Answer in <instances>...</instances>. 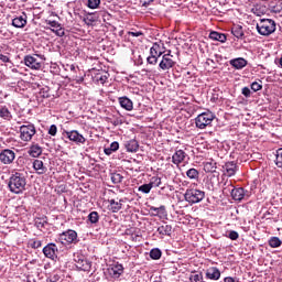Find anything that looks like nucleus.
Here are the masks:
<instances>
[{
    "label": "nucleus",
    "instance_id": "nucleus-1",
    "mask_svg": "<svg viewBox=\"0 0 282 282\" xmlns=\"http://www.w3.org/2000/svg\"><path fill=\"white\" fill-rule=\"evenodd\" d=\"M28 185V180L25 178V175L20 172H15L12 174L9 178L8 187L11 193H14L15 195H21L23 191H25V186Z\"/></svg>",
    "mask_w": 282,
    "mask_h": 282
},
{
    "label": "nucleus",
    "instance_id": "nucleus-2",
    "mask_svg": "<svg viewBox=\"0 0 282 282\" xmlns=\"http://www.w3.org/2000/svg\"><path fill=\"white\" fill-rule=\"evenodd\" d=\"M223 193L225 195H231L235 202H241L243 197H250L248 191L243 189V187L236 188L232 183H225V187L223 188Z\"/></svg>",
    "mask_w": 282,
    "mask_h": 282
},
{
    "label": "nucleus",
    "instance_id": "nucleus-3",
    "mask_svg": "<svg viewBox=\"0 0 282 282\" xmlns=\"http://www.w3.org/2000/svg\"><path fill=\"white\" fill-rule=\"evenodd\" d=\"M256 28L261 36H270V34L276 32V22L272 19H260Z\"/></svg>",
    "mask_w": 282,
    "mask_h": 282
},
{
    "label": "nucleus",
    "instance_id": "nucleus-4",
    "mask_svg": "<svg viewBox=\"0 0 282 282\" xmlns=\"http://www.w3.org/2000/svg\"><path fill=\"white\" fill-rule=\"evenodd\" d=\"M184 197L185 202H188L191 205L199 204L206 197V192L197 188H187Z\"/></svg>",
    "mask_w": 282,
    "mask_h": 282
},
{
    "label": "nucleus",
    "instance_id": "nucleus-5",
    "mask_svg": "<svg viewBox=\"0 0 282 282\" xmlns=\"http://www.w3.org/2000/svg\"><path fill=\"white\" fill-rule=\"evenodd\" d=\"M215 120V113L212 111L202 112L195 119V124L197 129H206L208 126L213 124Z\"/></svg>",
    "mask_w": 282,
    "mask_h": 282
},
{
    "label": "nucleus",
    "instance_id": "nucleus-6",
    "mask_svg": "<svg viewBox=\"0 0 282 282\" xmlns=\"http://www.w3.org/2000/svg\"><path fill=\"white\" fill-rule=\"evenodd\" d=\"M43 55H25L23 58V63L30 69L39 70L43 67Z\"/></svg>",
    "mask_w": 282,
    "mask_h": 282
},
{
    "label": "nucleus",
    "instance_id": "nucleus-7",
    "mask_svg": "<svg viewBox=\"0 0 282 282\" xmlns=\"http://www.w3.org/2000/svg\"><path fill=\"white\" fill-rule=\"evenodd\" d=\"M34 135H36V128L34 124L29 123L20 127V139L23 142H30Z\"/></svg>",
    "mask_w": 282,
    "mask_h": 282
},
{
    "label": "nucleus",
    "instance_id": "nucleus-8",
    "mask_svg": "<svg viewBox=\"0 0 282 282\" xmlns=\"http://www.w3.org/2000/svg\"><path fill=\"white\" fill-rule=\"evenodd\" d=\"M78 239V234L72 229H68L58 235L57 241L63 246H67L69 243H74Z\"/></svg>",
    "mask_w": 282,
    "mask_h": 282
},
{
    "label": "nucleus",
    "instance_id": "nucleus-9",
    "mask_svg": "<svg viewBox=\"0 0 282 282\" xmlns=\"http://www.w3.org/2000/svg\"><path fill=\"white\" fill-rule=\"evenodd\" d=\"M63 135H66V138L70 142H75V144H85L87 142V139L78 130H64Z\"/></svg>",
    "mask_w": 282,
    "mask_h": 282
},
{
    "label": "nucleus",
    "instance_id": "nucleus-10",
    "mask_svg": "<svg viewBox=\"0 0 282 282\" xmlns=\"http://www.w3.org/2000/svg\"><path fill=\"white\" fill-rule=\"evenodd\" d=\"M17 160V153L13 150L4 149L0 152V162L4 165H10Z\"/></svg>",
    "mask_w": 282,
    "mask_h": 282
},
{
    "label": "nucleus",
    "instance_id": "nucleus-11",
    "mask_svg": "<svg viewBox=\"0 0 282 282\" xmlns=\"http://www.w3.org/2000/svg\"><path fill=\"white\" fill-rule=\"evenodd\" d=\"M159 67L163 69V72L175 67V61H173V55H171V51L162 56Z\"/></svg>",
    "mask_w": 282,
    "mask_h": 282
},
{
    "label": "nucleus",
    "instance_id": "nucleus-12",
    "mask_svg": "<svg viewBox=\"0 0 282 282\" xmlns=\"http://www.w3.org/2000/svg\"><path fill=\"white\" fill-rule=\"evenodd\" d=\"M11 25L17 29L25 28V25H28V14H25V12H22L21 14L15 15L12 19Z\"/></svg>",
    "mask_w": 282,
    "mask_h": 282
},
{
    "label": "nucleus",
    "instance_id": "nucleus-13",
    "mask_svg": "<svg viewBox=\"0 0 282 282\" xmlns=\"http://www.w3.org/2000/svg\"><path fill=\"white\" fill-rule=\"evenodd\" d=\"M56 252H58V247L54 243H48L43 248L44 257L52 259L53 261L56 259Z\"/></svg>",
    "mask_w": 282,
    "mask_h": 282
},
{
    "label": "nucleus",
    "instance_id": "nucleus-14",
    "mask_svg": "<svg viewBox=\"0 0 282 282\" xmlns=\"http://www.w3.org/2000/svg\"><path fill=\"white\" fill-rule=\"evenodd\" d=\"M46 25H50L52 29V32L56 34V36H65V29L61 26V23L54 21V20H46Z\"/></svg>",
    "mask_w": 282,
    "mask_h": 282
},
{
    "label": "nucleus",
    "instance_id": "nucleus-15",
    "mask_svg": "<svg viewBox=\"0 0 282 282\" xmlns=\"http://www.w3.org/2000/svg\"><path fill=\"white\" fill-rule=\"evenodd\" d=\"M224 169V174L227 176V177H232L237 174V163H235L234 161L231 162H227L225 163V165L223 166Z\"/></svg>",
    "mask_w": 282,
    "mask_h": 282
},
{
    "label": "nucleus",
    "instance_id": "nucleus-16",
    "mask_svg": "<svg viewBox=\"0 0 282 282\" xmlns=\"http://www.w3.org/2000/svg\"><path fill=\"white\" fill-rule=\"evenodd\" d=\"M205 276L210 281H219L221 279V271L216 267H210L206 270Z\"/></svg>",
    "mask_w": 282,
    "mask_h": 282
},
{
    "label": "nucleus",
    "instance_id": "nucleus-17",
    "mask_svg": "<svg viewBox=\"0 0 282 282\" xmlns=\"http://www.w3.org/2000/svg\"><path fill=\"white\" fill-rule=\"evenodd\" d=\"M186 158H188V154H186L184 150H176L175 153L172 155V162L176 166H180V164H182V162H184Z\"/></svg>",
    "mask_w": 282,
    "mask_h": 282
},
{
    "label": "nucleus",
    "instance_id": "nucleus-18",
    "mask_svg": "<svg viewBox=\"0 0 282 282\" xmlns=\"http://www.w3.org/2000/svg\"><path fill=\"white\" fill-rule=\"evenodd\" d=\"M122 272H124V267H122V264H115L108 268V274L112 279H120Z\"/></svg>",
    "mask_w": 282,
    "mask_h": 282
},
{
    "label": "nucleus",
    "instance_id": "nucleus-19",
    "mask_svg": "<svg viewBox=\"0 0 282 282\" xmlns=\"http://www.w3.org/2000/svg\"><path fill=\"white\" fill-rule=\"evenodd\" d=\"M76 261V268H78V270H82L83 272H89V270H91V263L84 259V258H78Z\"/></svg>",
    "mask_w": 282,
    "mask_h": 282
},
{
    "label": "nucleus",
    "instance_id": "nucleus-20",
    "mask_svg": "<svg viewBox=\"0 0 282 282\" xmlns=\"http://www.w3.org/2000/svg\"><path fill=\"white\" fill-rule=\"evenodd\" d=\"M33 169L37 173V175H45V173H47V166H45L43 161L39 159L33 161Z\"/></svg>",
    "mask_w": 282,
    "mask_h": 282
},
{
    "label": "nucleus",
    "instance_id": "nucleus-21",
    "mask_svg": "<svg viewBox=\"0 0 282 282\" xmlns=\"http://www.w3.org/2000/svg\"><path fill=\"white\" fill-rule=\"evenodd\" d=\"M231 67H235V69H243L246 65H248V61L243 57H237L229 61Z\"/></svg>",
    "mask_w": 282,
    "mask_h": 282
},
{
    "label": "nucleus",
    "instance_id": "nucleus-22",
    "mask_svg": "<svg viewBox=\"0 0 282 282\" xmlns=\"http://www.w3.org/2000/svg\"><path fill=\"white\" fill-rule=\"evenodd\" d=\"M119 105L126 111H133V101L128 97H119Z\"/></svg>",
    "mask_w": 282,
    "mask_h": 282
},
{
    "label": "nucleus",
    "instance_id": "nucleus-23",
    "mask_svg": "<svg viewBox=\"0 0 282 282\" xmlns=\"http://www.w3.org/2000/svg\"><path fill=\"white\" fill-rule=\"evenodd\" d=\"M163 54H164V51H162V45L155 42L150 48V55L156 56V58H160V56H162Z\"/></svg>",
    "mask_w": 282,
    "mask_h": 282
},
{
    "label": "nucleus",
    "instance_id": "nucleus-24",
    "mask_svg": "<svg viewBox=\"0 0 282 282\" xmlns=\"http://www.w3.org/2000/svg\"><path fill=\"white\" fill-rule=\"evenodd\" d=\"M209 39L212 41H219V43H226V41H227L226 34L219 33L217 31H212L209 33Z\"/></svg>",
    "mask_w": 282,
    "mask_h": 282
},
{
    "label": "nucleus",
    "instance_id": "nucleus-25",
    "mask_svg": "<svg viewBox=\"0 0 282 282\" xmlns=\"http://www.w3.org/2000/svg\"><path fill=\"white\" fill-rule=\"evenodd\" d=\"M159 235H163V237H171L173 232V226L171 225H162L158 228Z\"/></svg>",
    "mask_w": 282,
    "mask_h": 282
},
{
    "label": "nucleus",
    "instance_id": "nucleus-26",
    "mask_svg": "<svg viewBox=\"0 0 282 282\" xmlns=\"http://www.w3.org/2000/svg\"><path fill=\"white\" fill-rule=\"evenodd\" d=\"M126 149L129 153H135L140 149V144H138L137 140H130L126 142Z\"/></svg>",
    "mask_w": 282,
    "mask_h": 282
},
{
    "label": "nucleus",
    "instance_id": "nucleus-27",
    "mask_svg": "<svg viewBox=\"0 0 282 282\" xmlns=\"http://www.w3.org/2000/svg\"><path fill=\"white\" fill-rule=\"evenodd\" d=\"M41 153H43V149L41 148V145L39 144L31 145L29 150V155H31V158H39Z\"/></svg>",
    "mask_w": 282,
    "mask_h": 282
},
{
    "label": "nucleus",
    "instance_id": "nucleus-28",
    "mask_svg": "<svg viewBox=\"0 0 282 282\" xmlns=\"http://www.w3.org/2000/svg\"><path fill=\"white\" fill-rule=\"evenodd\" d=\"M122 209V200L116 202V199L109 200V210L112 213H118Z\"/></svg>",
    "mask_w": 282,
    "mask_h": 282
},
{
    "label": "nucleus",
    "instance_id": "nucleus-29",
    "mask_svg": "<svg viewBox=\"0 0 282 282\" xmlns=\"http://www.w3.org/2000/svg\"><path fill=\"white\" fill-rule=\"evenodd\" d=\"M0 118H2L3 120H12V112H10L8 107H0Z\"/></svg>",
    "mask_w": 282,
    "mask_h": 282
},
{
    "label": "nucleus",
    "instance_id": "nucleus-30",
    "mask_svg": "<svg viewBox=\"0 0 282 282\" xmlns=\"http://www.w3.org/2000/svg\"><path fill=\"white\" fill-rule=\"evenodd\" d=\"M231 34H234L236 39H243V28L241 25L234 26L231 29Z\"/></svg>",
    "mask_w": 282,
    "mask_h": 282
},
{
    "label": "nucleus",
    "instance_id": "nucleus-31",
    "mask_svg": "<svg viewBox=\"0 0 282 282\" xmlns=\"http://www.w3.org/2000/svg\"><path fill=\"white\" fill-rule=\"evenodd\" d=\"M186 176L188 180H199V171H197L195 167H192L186 171Z\"/></svg>",
    "mask_w": 282,
    "mask_h": 282
},
{
    "label": "nucleus",
    "instance_id": "nucleus-32",
    "mask_svg": "<svg viewBox=\"0 0 282 282\" xmlns=\"http://www.w3.org/2000/svg\"><path fill=\"white\" fill-rule=\"evenodd\" d=\"M270 248H281L282 240L279 237H271L268 241Z\"/></svg>",
    "mask_w": 282,
    "mask_h": 282
},
{
    "label": "nucleus",
    "instance_id": "nucleus-33",
    "mask_svg": "<svg viewBox=\"0 0 282 282\" xmlns=\"http://www.w3.org/2000/svg\"><path fill=\"white\" fill-rule=\"evenodd\" d=\"M96 82L100 83V85H105V83H107V80L109 79V73H104V74H97L96 75Z\"/></svg>",
    "mask_w": 282,
    "mask_h": 282
},
{
    "label": "nucleus",
    "instance_id": "nucleus-34",
    "mask_svg": "<svg viewBox=\"0 0 282 282\" xmlns=\"http://www.w3.org/2000/svg\"><path fill=\"white\" fill-rule=\"evenodd\" d=\"M216 164L217 163H214V162L205 163V165H204L205 173H215V171H217Z\"/></svg>",
    "mask_w": 282,
    "mask_h": 282
},
{
    "label": "nucleus",
    "instance_id": "nucleus-35",
    "mask_svg": "<svg viewBox=\"0 0 282 282\" xmlns=\"http://www.w3.org/2000/svg\"><path fill=\"white\" fill-rule=\"evenodd\" d=\"M149 184H150L151 188H158V187L162 186V178L159 176H153L150 180Z\"/></svg>",
    "mask_w": 282,
    "mask_h": 282
},
{
    "label": "nucleus",
    "instance_id": "nucleus-36",
    "mask_svg": "<svg viewBox=\"0 0 282 282\" xmlns=\"http://www.w3.org/2000/svg\"><path fill=\"white\" fill-rule=\"evenodd\" d=\"M150 257L154 260L158 261L159 259H162V250L154 248L150 251Z\"/></svg>",
    "mask_w": 282,
    "mask_h": 282
},
{
    "label": "nucleus",
    "instance_id": "nucleus-37",
    "mask_svg": "<svg viewBox=\"0 0 282 282\" xmlns=\"http://www.w3.org/2000/svg\"><path fill=\"white\" fill-rule=\"evenodd\" d=\"M88 221H90V224H98V221H100V215H98V212H91L88 215Z\"/></svg>",
    "mask_w": 282,
    "mask_h": 282
},
{
    "label": "nucleus",
    "instance_id": "nucleus-38",
    "mask_svg": "<svg viewBox=\"0 0 282 282\" xmlns=\"http://www.w3.org/2000/svg\"><path fill=\"white\" fill-rule=\"evenodd\" d=\"M122 180H124L122 174H118V173L111 174V182H112V184H120V183H122Z\"/></svg>",
    "mask_w": 282,
    "mask_h": 282
},
{
    "label": "nucleus",
    "instance_id": "nucleus-39",
    "mask_svg": "<svg viewBox=\"0 0 282 282\" xmlns=\"http://www.w3.org/2000/svg\"><path fill=\"white\" fill-rule=\"evenodd\" d=\"M151 185L148 184H143L141 186L138 187L139 193H143L144 195H149V193H151Z\"/></svg>",
    "mask_w": 282,
    "mask_h": 282
},
{
    "label": "nucleus",
    "instance_id": "nucleus-40",
    "mask_svg": "<svg viewBox=\"0 0 282 282\" xmlns=\"http://www.w3.org/2000/svg\"><path fill=\"white\" fill-rule=\"evenodd\" d=\"M275 164L279 169H282V149H279L275 154Z\"/></svg>",
    "mask_w": 282,
    "mask_h": 282
},
{
    "label": "nucleus",
    "instance_id": "nucleus-41",
    "mask_svg": "<svg viewBox=\"0 0 282 282\" xmlns=\"http://www.w3.org/2000/svg\"><path fill=\"white\" fill-rule=\"evenodd\" d=\"M87 6L90 10H96L100 6V0H88Z\"/></svg>",
    "mask_w": 282,
    "mask_h": 282
},
{
    "label": "nucleus",
    "instance_id": "nucleus-42",
    "mask_svg": "<svg viewBox=\"0 0 282 282\" xmlns=\"http://www.w3.org/2000/svg\"><path fill=\"white\" fill-rule=\"evenodd\" d=\"M191 282H202L204 281V275L202 273H196L189 276Z\"/></svg>",
    "mask_w": 282,
    "mask_h": 282
},
{
    "label": "nucleus",
    "instance_id": "nucleus-43",
    "mask_svg": "<svg viewBox=\"0 0 282 282\" xmlns=\"http://www.w3.org/2000/svg\"><path fill=\"white\" fill-rule=\"evenodd\" d=\"M47 224V220L44 218H37L35 220L36 228H45V225Z\"/></svg>",
    "mask_w": 282,
    "mask_h": 282
},
{
    "label": "nucleus",
    "instance_id": "nucleus-44",
    "mask_svg": "<svg viewBox=\"0 0 282 282\" xmlns=\"http://www.w3.org/2000/svg\"><path fill=\"white\" fill-rule=\"evenodd\" d=\"M227 237L231 239V241H237L239 239V232L231 230Z\"/></svg>",
    "mask_w": 282,
    "mask_h": 282
},
{
    "label": "nucleus",
    "instance_id": "nucleus-45",
    "mask_svg": "<svg viewBox=\"0 0 282 282\" xmlns=\"http://www.w3.org/2000/svg\"><path fill=\"white\" fill-rule=\"evenodd\" d=\"M147 63H149V65H158V57L150 54L147 58Z\"/></svg>",
    "mask_w": 282,
    "mask_h": 282
},
{
    "label": "nucleus",
    "instance_id": "nucleus-46",
    "mask_svg": "<svg viewBox=\"0 0 282 282\" xmlns=\"http://www.w3.org/2000/svg\"><path fill=\"white\" fill-rule=\"evenodd\" d=\"M166 206H164V205H161L160 207H159V212H158V217H166Z\"/></svg>",
    "mask_w": 282,
    "mask_h": 282
},
{
    "label": "nucleus",
    "instance_id": "nucleus-47",
    "mask_svg": "<svg viewBox=\"0 0 282 282\" xmlns=\"http://www.w3.org/2000/svg\"><path fill=\"white\" fill-rule=\"evenodd\" d=\"M251 89L252 91H261V89H263V86L257 82H253L251 84Z\"/></svg>",
    "mask_w": 282,
    "mask_h": 282
},
{
    "label": "nucleus",
    "instance_id": "nucleus-48",
    "mask_svg": "<svg viewBox=\"0 0 282 282\" xmlns=\"http://www.w3.org/2000/svg\"><path fill=\"white\" fill-rule=\"evenodd\" d=\"M42 98H50V88L45 87L40 90Z\"/></svg>",
    "mask_w": 282,
    "mask_h": 282
},
{
    "label": "nucleus",
    "instance_id": "nucleus-49",
    "mask_svg": "<svg viewBox=\"0 0 282 282\" xmlns=\"http://www.w3.org/2000/svg\"><path fill=\"white\" fill-rule=\"evenodd\" d=\"M58 132V128L56 127V124H52L48 129V135H56V133Z\"/></svg>",
    "mask_w": 282,
    "mask_h": 282
},
{
    "label": "nucleus",
    "instance_id": "nucleus-50",
    "mask_svg": "<svg viewBox=\"0 0 282 282\" xmlns=\"http://www.w3.org/2000/svg\"><path fill=\"white\" fill-rule=\"evenodd\" d=\"M109 148L111 149V151H113L116 153V151H118L120 149V143H118V141H113Z\"/></svg>",
    "mask_w": 282,
    "mask_h": 282
},
{
    "label": "nucleus",
    "instance_id": "nucleus-51",
    "mask_svg": "<svg viewBox=\"0 0 282 282\" xmlns=\"http://www.w3.org/2000/svg\"><path fill=\"white\" fill-rule=\"evenodd\" d=\"M250 94H251L250 88L248 87L242 88V96H245L246 98H250Z\"/></svg>",
    "mask_w": 282,
    "mask_h": 282
},
{
    "label": "nucleus",
    "instance_id": "nucleus-52",
    "mask_svg": "<svg viewBox=\"0 0 282 282\" xmlns=\"http://www.w3.org/2000/svg\"><path fill=\"white\" fill-rule=\"evenodd\" d=\"M128 34H129V36H135V37H138V36H142V32H140V31H130V32H128Z\"/></svg>",
    "mask_w": 282,
    "mask_h": 282
},
{
    "label": "nucleus",
    "instance_id": "nucleus-53",
    "mask_svg": "<svg viewBox=\"0 0 282 282\" xmlns=\"http://www.w3.org/2000/svg\"><path fill=\"white\" fill-rule=\"evenodd\" d=\"M1 63H10V57L0 53Z\"/></svg>",
    "mask_w": 282,
    "mask_h": 282
},
{
    "label": "nucleus",
    "instance_id": "nucleus-54",
    "mask_svg": "<svg viewBox=\"0 0 282 282\" xmlns=\"http://www.w3.org/2000/svg\"><path fill=\"white\" fill-rule=\"evenodd\" d=\"M41 246H43L41 240H34L33 243H32V248H35V249L41 248Z\"/></svg>",
    "mask_w": 282,
    "mask_h": 282
},
{
    "label": "nucleus",
    "instance_id": "nucleus-55",
    "mask_svg": "<svg viewBox=\"0 0 282 282\" xmlns=\"http://www.w3.org/2000/svg\"><path fill=\"white\" fill-rule=\"evenodd\" d=\"M122 118H116L113 121H112V124L115 127H119V124H122Z\"/></svg>",
    "mask_w": 282,
    "mask_h": 282
},
{
    "label": "nucleus",
    "instance_id": "nucleus-56",
    "mask_svg": "<svg viewBox=\"0 0 282 282\" xmlns=\"http://www.w3.org/2000/svg\"><path fill=\"white\" fill-rule=\"evenodd\" d=\"M104 152L106 155H111V153H115L113 150H111L110 148H105Z\"/></svg>",
    "mask_w": 282,
    "mask_h": 282
},
{
    "label": "nucleus",
    "instance_id": "nucleus-57",
    "mask_svg": "<svg viewBox=\"0 0 282 282\" xmlns=\"http://www.w3.org/2000/svg\"><path fill=\"white\" fill-rule=\"evenodd\" d=\"M150 210H151L152 213H155L154 215L158 217L159 207L152 206V207H150Z\"/></svg>",
    "mask_w": 282,
    "mask_h": 282
},
{
    "label": "nucleus",
    "instance_id": "nucleus-58",
    "mask_svg": "<svg viewBox=\"0 0 282 282\" xmlns=\"http://www.w3.org/2000/svg\"><path fill=\"white\" fill-rule=\"evenodd\" d=\"M224 282H235V278L227 276L224 279Z\"/></svg>",
    "mask_w": 282,
    "mask_h": 282
},
{
    "label": "nucleus",
    "instance_id": "nucleus-59",
    "mask_svg": "<svg viewBox=\"0 0 282 282\" xmlns=\"http://www.w3.org/2000/svg\"><path fill=\"white\" fill-rule=\"evenodd\" d=\"M68 67H69L70 72H76V66L74 64L69 65Z\"/></svg>",
    "mask_w": 282,
    "mask_h": 282
}]
</instances>
